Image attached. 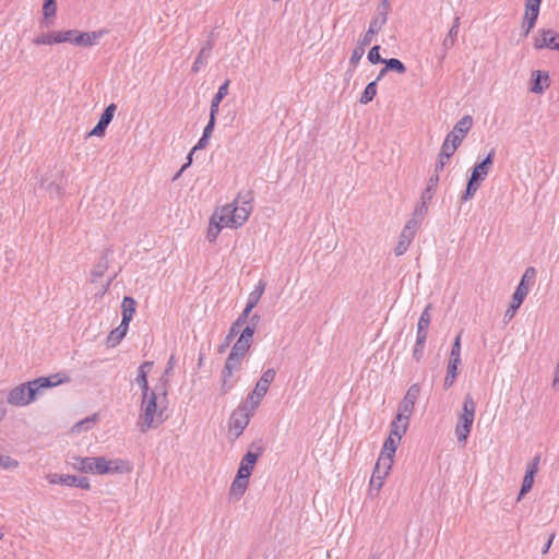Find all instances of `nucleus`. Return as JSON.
I'll return each instance as SVG.
<instances>
[{
    "label": "nucleus",
    "instance_id": "f257e3e1",
    "mask_svg": "<svg viewBox=\"0 0 559 559\" xmlns=\"http://www.w3.org/2000/svg\"><path fill=\"white\" fill-rule=\"evenodd\" d=\"M61 383L62 380L59 373L49 377H39L11 389L7 395V402L17 407L29 405L41 394L44 389H49Z\"/></svg>",
    "mask_w": 559,
    "mask_h": 559
},
{
    "label": "nucleus",
    "instance_id": "f03ea898",
    "mask_svg": "<svg viewBox=\"0 0 559 559\" xmlns=\"http://www.w3.org/2000/svg\"><path fill=\"white\" fill-rule=\"evenodd\" d=\"M157 397L154 392L147 394V397L143 396L142 402V414L140 416L138 425L142 432L147 431L151 428L159 426L164 421L163 409H157Z\"/></svg>",
    "mask_w": 559,
    "mask_h": 559
},
{
    "label": "nucleus",
    "instance_id": "7ed1b4c3",
    "mask_svg": "<svg viewBox=\"0 0 559 559\" xmlns=\"http://www.w3.org/2000/svg\"><path fill=\"white\" fill-rule=\"evenodd\" d=\"M476 404L471 394H466L463 402L462 414L459 416L455 435L460 443H465L475 418Z\"/></svg>",
    "mask_w": 559,
    "mask_h": 559
},
{
    "label": "nucleus",
    "instance_id": "20e7f679",
    "mask_svg": "<svg viewBox=\"0 0 559 559\" xmlns=\"http://www.w3.org/2000/svg\"><path fill=\"white\" fill-rule=\"evenodd\" d=\"M131 471L132 465L128 461L121 459L107 460L104 456L93 457V474H126Z\"/></svg>",
    "mask_w": 559,
    "mask_h": 559
},
{
    "label": "nucleus",
    "instance_id": "39448f33",
    "mask_svg": "<svg viewBox=\"0 0 559 559\" xmlns=\"http://www.w3.org/2000/svg\"><path fill=\"white\" fill-rule=\"evenodd\" d=\"M252 192L247 191L245 194L239 193L234 201V218H229V222L234 224V228L242 226L248 219L252 210Z\"/></svg>",
    "mask_w": 559,
    "mask_h": 559
},
{
    "label": "nucleus",
    "instance_id": "423d86ee",
    "mask_svg": "<svg viewBox=\"0 0 559 559\" xmlns=\"http://www.w3.org/2000/svg\"><path fill=\"white\" fill-rule=\"evenodd\" d=\"M391 467L392 464L389 463L388 457L378 459L369 484L370 495L376 496L379 493L383 486L384 478L389 475Z\"/></svg>",
    "mask_w": 559,
    "mask_h": 559
},
{
    "label": "nucleus",
    "instance_id": "0eeeda50",
    "mask_svg": "<svg viewBox=\"0 0 559 559\" xmlns=\"http://www.w3.org/2000/svg\"><path fill=\"white\" fill-rule=\"evenodd\" d=\"M419 227V222L416 218H411L404 226L396 247L394 248L395 255H402L404 254L411 242L413 241L416 230Z\"/></svg>",
    "mask_w": 559,
    "mask_h": 559
},
{
    "label": "nucleus",
    "instance_id": "6e6552de",
    "mask_svg": "<svg viewBox=\"0 0 559 559\" xmlns=\"http://www.w3.org/2000/svg\"><path fill=\"white\" fill-rule=\"evenodd\" d=\"M419 392L420 388L418 384H413L408 388L405 396L399 405L397 420L402 421V419H409Z\"/></svg>",
    "mask_w": 559,
    "mask_h": 559
},
{
    "label": "nucleus",
    "instance_id": "1a4fd4ad",
    "mask_svg": "<svg viewBox=\"0 0 559 559\" xmlns=\"http://www.w3.org/2000/svg\"><path fill=\"white\" fill-rule=\"evenodd\" d=\"M540 3L542 0H525V12L521 24L524 36H527L535 26L539 14Z\"/></svg>",
    "mask_w": 559,
    "mask_h": 559
},
{
    "label": "nucleus",
    "instance_id": "9d476101",
    "mask_svg": "<svg viewBox=\"0 0 559 559\" xmlns=\"http://www.w3.org/2000/svg\"><path fill=\"white\" fill-rule=\"evenodd\" d=\"M49 484H60L70 487H78L88 490L91 484L87 477H78L74 475H61L57 473H50L46 476Z\"/></svg>",
    "mask_w": 559,
    "mask_h": 559
},
{
    "label": "nucleus",
    "instance_id": "9b49d317",
    "mask_svg": "<svg viewBox=\"0 0 559 559\" xmlns=\"http://www.w3.org/2000/svg\"><path fill=\"white\" fill-rule=\"evenodd\" d=\"M252 416L253 415L247 412L246 408H241L240 406L231 413L229 419V432L235 439L241 436Z\"/></svg>",
    "mask_w": 559,
    "mask_h": 559
},
{
    "label": "nucleus",
    "instance_id": "f8f14e48",
    "mask_svg": "<svg viewBox=\"0 0 559 559\" xmlns=\"http://www.w3.org/2000/svg\"><path fill=\"white\" fill-rule=\"evenodd\" d=\"M536 49H552L559 51V34L554 29H539L534 40Z\"/></svg>",
    "mask_w": 559,
    "mask_h": 559
},
{
    "label": "nucleus",
    "instance_id": "ddd939ff",
    "mask_svg": "<svg viewBox=\"0 0 559 559\" xmlns=\"http://www.w3.org/2000/svg\"><path fill=\"white\" fill-rule=\"evenodd\" d=\"M493 159L495 150L491 148L487 156L484 158V160L475 165V167L472 170L469 179H472V181H476L479 183L484 181L492 167Z\"/></svg>",
    "mask_w": 559,
    "mask_h": 559
},
{
    "label": "nucleus",
    "instance_id": "4468645a",
    "mask_svg": "<svg viewBox=\"0 0 559 559\" xmlns=\"http://www.w3.org/2000/svg\"><path fill=\"white\" fill-rule=\"evenodd\" d=\"M538 463L539 456H535L527 464L518 500H520L525 493H527L532 489V486L534 484V476L538 472Z\"/></svg>",
    "mask_w": 559,
    "mask_h": 559
},
{
    "label": "nucleus",
    "instance_id": "2eb2a0df",
    "mask_svg": "<svg viewBox=\"0 0 559 559\" xmlns=\"http://www.w3.org/2000/svg\"><path fill=\"white\" fill-rule=\"evenodd\" d=\"M386 23V17L383 13L376 14L369 24L368 31L359 39L361 45H369L372 40V36L378 34Z\"/></svg>",
    "mask_w": 559,
    "mask_h": 559
},
{
    "label": "nucleus",
    "instance_id": "dca6fc26",
    "mask_svg": "<svg viewBox=\"0 0 559 559\" xmlns=\"http://www.w3.org/2000/svg\"><path fill=\"white\" fill-rule=\"evenodd\" d=\"M535 276V269L534 267H527L521 278L520 284L518 285L512 299L522 304L526 295L528 294L530 286H528V278H533Z\"/></svg>",
    "mask_w": 559,
    "mask_h": 559
},
{
    "label": "nucleus",
    "instance_id": "f3484780",
    "mask_svg": "<svg viewBox=\"0 0 559 559\" xmlns=\"http://www.w3.org/2000/svg\"><path fill=\"white\" fill-rule=\"evenodd\" d=\"M248 484H249L248 477L237 474L235 479L231 483L230 488H229V493H228L229 500L239 501L242 498V496L245 495V492L248 488Z\"/></svg>",
    "mask_w": 559,
    "mask_h": 559
},
{
    "label": "nucleus",
    "instance_id": "a211bd4d",
    "mask_svg": "<svg viewBox=\"0 0 559 559\" xmlns=\"http://www.w3.org/2000/svg\"><path fill=\"white\" fill-rule=\"evenodd\" d=\"M102 32H80L75 29V35L73 37V45L81 47H90L93 46L98 38H100Z\"/></svg>",
    "mask_w": 559,
    "mask_h": 559
},
{
    "label": "nucleus",
    "instance_id": "6ab92c4d",
    "mask_svg": "<svg viewBox=\"0 0 559 559\" xmlns=\"http://www.w3.org/2000/svg\"><path fill=\"white\" fill-rule=\"evenodd\" d=\"M258 459L259 453L248 451L240 462V466L238 468L237 474L249 478L255 466Z\"/></svg>",
    "mask_w": 559,
    "mask_h": 559
},
{
    "label": "nucleus",
    "instance_id": "aec40b11",
    "mask_svg": "<svg viewBox=\"0 0 559 559\" xmlns=\"http://www.w3.org/2000/svg\"><path fill=\"white\" fill-rule=\"evenodd\" d=\"M234 202L230 204H226L223 207H221L218 211H215L213 216V223L216 222V219L221 223V225H224L226 227L234 228V224L229 222V218H234Z\"/></svg>",
    "mask_w": 559,
    "mask_h": 559
},
{
    "label": "nucleus",
    "instance_id": "412c9836",
    "mask_svg": "<svg viewBox=\"0 0 559 559\" xmlns=\"http://www.w3.org/2000/svg\"><path fill=\"white\" fill-rule=\"evenodd\" d=\"M461 364V358L449 356L448 366H447V374L443 381V388L445 390L450 389L456 377H457V367Z\"/></svg>",
    "mask_w": 559,
    "mask_h": 559
},
{
    "label": "nucleus",
    "instance_id": "4be33fe9",
    "mask_svg": "<svg viewBox=\"0 0 559 559\" xmlns=\"http://www.w3.org/2000/svg\"><path fill=\"white\" fill-rule=\"evenodd\" d=\"M52 176H43L39 181V188L48 192L50 197H61L63 189L59 182L51 178Z\"/></svg>",
    "mask_w": 559,
    "mask_h": 559
},
{
    "label": "nucleus",
    "instance_id": "5701e85b",
    "mask_svg": "<svg viewBox=\"0 0 559 559\" xmlns=\"http://www.w3.org/2000/svg\"><path fill=\"white\" fill-rule=\"evenodd\" d=\"M275 376H276L275 369H273V368L266 369L262 373L261 378L258 380V382L255 383V386L253 389L257 391V394L262 393L265 395L269 391L270 384L274 381Z\"/></svg>",
    "mask_w": 559,
    "mask_h": 559
},
{
    "label": "nucleus",
    "instance_id": "b1692460",
    "mask_svg": "<svg viewBox=\"0 0 559 559\" xmlns=\"http://www.w3.org/2000/svg\"><path fill=\"white\" fill-rule=\"evenodd\" d=\"M533 83L531 86V92L535 94H540L545 88L549 87V75L547 72L534 71L533 72Z\"/></svg>",
    "mask_w": 559,
    "mask_h": 559
},
{
    "label": "nucleus",
    "instance_id": "393cba45",
    "mask_svg": "<svg viewBox=\"0 0 559 559\" xmlns=\"http://www.w3.org/2000/svg\"><path fill=\"white\" fill-rule=\"evenodd\" d=\"M242 358L243 356H239L230 352L225 361L223 373H225L227 377H231L235 371L240 369Z\"/></svg>",
    "mask_w": 559,
    "mask_h": 559
},
{
    "label": "nucleus",
    "instance_id": "a878e982",
    "mask_svg": "<svg viewBox=\"0 0 559 559\" xmlns=\"http://www.w3.org/2000/svg\"><path fill=\"white\" fill-rule=\"evenodd\" d=\"M135 307L136 302L132 297L126 296L122 299V321H124V324H129L132 320V316L135 312Z\"/></svg>",
    "mask_w": 559,
    "mask_h": 559
},
{
    "label": "nucleus",
    "instance_id": "bb28decb",
    "mask_svg": "<svg viewBox=\"0 0 559 559\" xmlns=\"http://www.w3.org/2000/svg\"><path fill=\"white\" fill-rule=\"evenodd\" d=\"M400 441H397V438L394 436H389L388 439L384 441L382 452L379 457H388L389 463L393 464V457L396 451V444Z\"/></svg>",
    "mask_w": 559,
    "mask_h": 559
},
{
    "label": "nucleus",
    "instance_id": "cd10ccee",
    "mask_svg": "<svg viewBox=\"0 0 559 559\" xmlns=\"http://www.w3.org/2000/svg\"><path fill=\"white\" fill-rule=\"evenodd\" d=\"M229 81H225L211 102L210 114L217 115L222 99L228 94Z\"/></svg>",
    "mask_w": 559,
    "mask_h": 559
},
{
    "label": "nucleus",
    "instance_id": "c85d7f7f",
    "mask_svg": "<svg viewBox=\"0 0 559 559\" xmlns=\"http://www.w3.org/2000/svg\"><path fill=\"white\" fill-rule=\"evenodd\" d=\"M71 465L81 473H93V457L73 456Z\"/></svg>",
    "mask_w": 559,
    "mask_h": 559
},
{
    "label": "nucleus",
    "instance_id": "c756f323",
    "mask_svg": "<svg viewBox=\"0 0 559 559\" xmlns=\"http://www.w3.org/2000/svg\"><path fill=\"white\" fill-rule=\"evenodd\" d=\"M248 318L247 317H242V314H240L237 320L231 324L230 329H229V332L225 338V344H223L221 346V349L219 352H223L225 349L226 346L229 345V343L234 340V337L238 334L240 328L247 322Z\"/></svg>",
    "mask_w": 559,
    "mask_h": 559
},
{
    "label": "nucleus",
    "instance_id": "7c9ffc66",
    "mask_svg": "<svg viewBox=\"0 0 559 559\" xmlns=\"http://www.w3.org/2000/svg\"><path fill=\"white\" fill-rule=\"evenodd\" d=\"M264 396L265 395L262 393L257 394V391L253 390L247 397L246 403L243 405H240V407L246 408L247 412L253 415Z\"/></svg>",
    "mask_w": 559,
    "mask_h": 559
},
{
    "label": "nucleus",
    "instance_id": "2f4dec72",
    "mask_svg": "<svg viewBox=\"0 0 559 559\" xmlns=\"http://www.w3.org/2000/svg\"><path fill=\"white\" fill-rule=\"evenodd\" d=\"M129 324H124V321L121 320L120 325L112 330L110 334L107 337V343L110 346H116L120 343V341L124 337L127 331H128Z\"/></svg>",
    "mask_w": 559,
    "mask_h": 559
},
{
    "label": "nucleus",
    "instance_id": "473e14b6",
    "mask_svg": "<svg viewBox=\"0 0 559 559\" xmlns=\"http://www.w3.org/2000/svg\"><path fill=\"white\" fill-rule=\"evenodd\" d=\"M473 127V118L468 115L461 118L455 126L453 127L452 131L454 134H462L464 138L469 132V130Z\"/></svg>",
    "mask_w": 559,
    "mask_h": 559
},
{
    "label": "nucleus",
    "instance_id": "72a5a7b5",
    "mask_svg": "<svg viewBox=\"0 0 559 559\" xmlns=\"http://www.w3.org/2000/svg\"><path fill=\"white\" fill-rule=\"evenodd\" d=\"M409 419H402V421L397 420V416L391 424V436L397 438V441L402 439V436L405 435L408 427Z\"/></svg>",
    "mask_w": 559,
    "mask_h": 559
},
{
    "label": "nucleus",
    "instance_id": "f704fd0d",
    "mask_svg": "<svg viewBox=\"0 0 559 559\" xmlns=\"http://www.w3.org/2000/svg\"><path fill=\"white\" fill-rule=\"evenodd\" d=\"M457 34H459V32H456L455 29H451V28L449 29V32L441 45V50H442L441 59H444L447 56V51L455 45Z\"/></svg>",
    "mask_w": 559,
    "mask_h": 559
},
{
    "label": "nucleus",
    "instance_id": "c9c22d12",
    "mask_svg": "<svg viewBox=\"0 0 559 559\" xmlns=\"http://www.w3.org/2000/svg\"><path fill=\"white\" fill-rule=\"evenodd\" d=\"M438 182H439V175L433 174L429 178L426 189L423 191L421 200L430 201L432 199V195L438 186Z\"/></svg>",
    "mask_w": 559,
    "mask_h": 559
},
{
    "label": "nucleus",
    "instance_id": "e433bc0d",
    "mask_svg": "<svg viewBox=\"0 0 559 559\" xmlns=\"http://www.w3.org/2000/svg\"><path fill=\"white\" fill-rule=\"evenodd\" d=\"M258 321H259V316H257V314L252 316L250 318L249 323L247 324V326L242 330V332L240 334V337L251 342L252 341V336H253V334L255 332V329H257Z\"/></svg>",
    "mask_w": 559,
    "mask_h": 559
},
{
    "label": "nucleus",
    "instance_id": "4c0bfd02",
    "mask_svg": "<svg viewBox=\"0 0 559 559\" xmlns=\"http://www.w3.org/2000/svg\"><path fill=\"white\" fill-rule=\"evenodd\" d=\"M376 95H377V81H372L366 86L364 93L360 96L359 103L364 104V105L368 104L373 99V97Z\"/></svg>",
    "mask_w": 559,
    "mask_h": 559
},
{
    "label": "nucleus",
    "instance_id": "58836bf2",
    "mask_svg": "<svg viewBox=\"0 0 559 559\" xmlns=\"http://www.w3.org/2000/svg\"><path fill=\"white\" fill-rule=\"evenodd\" d=\"M251 342L239 336L230 352L239 356H245L249 352Z\"/></svg>",
    "mask_w": 559,
    "mask_h": 559
},
{
    "label": "nucleus",
    "instance_id": "ea45409f",
    "mask_svg": "<svg viewBox=\"0 0 559 559\" xmlns=\"http://www.w3.org/2000/svg\"><path fill=\"white\" fill-rule=\"evenodd\" d=\"M224 225H221V223L216 219V222L213 223V216L210 219V226L207 229V240L210 242H213L216 240L217 236L219 235L221 230L224 228Z\"/></svg>",
    "mask_w": 559,
    "mask_h": 559
},
{
    "label": "nucleus",
    "instance_id": "a19ab883",
    "mask_svg": "<svg viewBox=\"0 0 559 559\" xmlns=\"http://www.w3.org/2000/svg\"><path fill=\"white\" fill-rule=\"evenodd\" d=\"M116 109H117V106L115 104L108 105L105 108V110L103 111L98 122L107 128L115 116Z\"/></svg>",
    "mask_w": 559,
    "mask_h": 559
},
{
    "label": "nucleus",
    "instance_id": "79ce46f5",
    "mask_svg": "<svg viewBox=\"0 0 559 559\" xmlns=\"http://www.w3.org/2000/svg\"><path fill=\"white\" fill-rule=\"evenodd\" d=\"M56 11H57L56 0H44L43 14H44V22L46 24H48L47 20L49 17H52L56 15Z\"/></svg>",
    "mask_w": 559,
    "mask_h": 559
},
{
    "label": "nucleus",
    "instance_id": "37998d69",
    "mask_svg": "<svg viewBox=\"0 0 559 559\" xmlns=\"http://www.w3.org/2000/svg\"><path fill=\"white\" fill-rule=\"evenodd\" d=\"M108 269V261L106 258L100 259V261L94 266L91 275L92 282H95L98 277H102Z\"/></svg>",
    "mask_w": 559,
    "mask_h": 559
},
{
    "label": "nucleus",
    "instance_id": "c03bdc74",
    "mask_svg": "<svg viewBox=\"0 0 559 559\" xmlns=\"http://www.w3.org/2000/svg\"><path fill=\"white\" fill-rule=\"evenodd\" d=\"M384 64L389 71H395L400 74H403L406 71L404 63L396 58L385 59Z\"/></svg>",
    "mask_w": 559,
    "mask_h": 559
},
{
    "label": "nucleus",
    "instance_id": "a18cd8bd",
    "mask_svg": "<svg viewBox=\"0 0 559 559\" xmlns=\"http://www.w3.org/2000/svg\"><path fill=\"white\" fill-rule=\"evenodd\" d=\"M135 382L141 386L143 396L147 397V394H150V388L147 382V374L146 370H139L138 377L135 378Z\"/></svg>",
    "mask_w": 559,
    "mask_h": 559
},
{
    "label": "nucleus",
    "instance_id": "49530a36",
    "mask_svg": "<svg viewBox=\"0 0 559 559\" xmlns=\"http://www.w3.org/2000/svg\"><path fill=\"white\" fill-rule=\"evenodd\" d=\"M56 33V43H71L73 44V37L75 35V29H69V31H59Z\"/></svg>",
    "mask_w": 559,
    "mask_h": 559
},
{
    "label": "nucleus",
    "instance_id": "de8ad7c7",
    "mask_svg": "<svg viewBox=\"0 0 559 559\" xmlns=\"http://www.w3.org/2000/svg\"><path fill=\"white\" fill-rule=\"evenodd\" d=\"M367 45H361L358 40L357 46L353 49L349 62L353 67H356V64L359 62V60L362 58L365 53V47Z\"/></svg>",
    "mask_w": 559,
    "mask_h": 559
},
{
    "label": "nucleus",
    "instance_id": "09e8293b",
    "mask_svg": "<svg viewBox=\"0 0 559 559\" xmlns=\"http://www.w3.org/2000/svg\"><path fill=\"white\" fill-rule=\"evenodd\" d=\"M33 43L35 45H53V44H57L56 43V33L51 32V33H47V34H43L40 36H37V37L34 38Z\"/></svg>",
    "mask_w": 559,
    "mask_h": 559
},
{
    "label": "nucleus",
    "instance_id": "8fccbe9b",
    "mask_svg": "<svg viewBox=\"0 0 559 559\" xmlns=\"http://www.w3.org/2000/svg\"><path fill=\"white\" fill-rule=\"evenodd\" d=\"M455 144H450L448 141H443L439 155L442 159L450 160L452 155L455 153Z\"/></svg>",
    "mask_w": 559,
    "mask_h": 559
},
{
    "label": "nucleus",
    "instance_id": "3c124183",
    "mask_svg": "<svg viewBox=\"0 0 559 559\" xmlns=\"http://www.w3.org/2000/svg\"><path fill=\"white\" fill-rule=\"evenodd\" d=\"M260 300V297L258 294H255L254 292L250 293L249 295V298H248V301H247V305H246V308L243 309L242 311V317H249V313L252 311V309L257 306V304L259 302Z\"/></svg>",
    "mask_w": 559,
    "mask_h": 559
},
{
    "label": "nucleus",
    "instance_id": "603ef678",
    "mask_svg": "<svg viewBox=\"0 0 559 559\" xmlns=\"http://www.w3.org/2000/svg\"><path fill=\"white\" fill-rule=\"evenodd\" d=\"M478 188H479V182L472 181V179H468L466 190H465L464 194L462 195V200L467 201V200L472 199L475 195V193L477 192Z\"/></svg>",
    "mask_w": 559,
    "mask_h": 559
},
{
    "label": "nucleus",
    "instance_id": "864d4df0",
    "mask_svg": "<svg viewBox=\"0 0 559 559\" xmlns=\"http://www.w3.org/2000/svg\"><path fill=\"white\" fill-rule=\"evenodd\" d=\"M430 309H431V305H428L425 308V310L421 312L418 323H417L418 328L427 329V330L429 329L430 321H431L430 313H429Z\"/></svg>",
    "mask_w": 559,
    "mask_h": 559
},
{
    "label": "nucleus",
    "instance_id": "5fc2aeb1",
    "mask_svg": "<svg viewBox=\"0 0 559 559\" xmlns=\"http://www.w3.org/2000/svg\"><path fill=\"white\" fill-rule=\"evenodd\" d=\"M209 58H210V55L201 49L193 66H192V72L193 73L199 72L201 67L207 62Z\"/></svg>",
    "mask_w": 559,
    "mask_h": 559
},
{
    "label": "nucleus",
    "instance_id": "6e6d98bb",
    "mask_svg": "<svg viewBox=\"0 0 559 559\" xmlns=\"http://www.w3.org/2000/svg\"><path fill=\"white\" fill-rule=\"evenodd\" d=\"M429 201H426V200H421V202L415 207V211L413 213V217L412 218H416L418 219V222L420 223V221L425 217V215L427 214V211H428V203Z\"/></svg>",
    "mask_w": 559,
    "mask_h": 559
},
{
    "label": "nucleus",
    "instance_id": "4d7b16f0",
    "mask_svg": "<svg viewBox=\"0 0 559 559\" xmlns=\"http://www.w3.org/2000/svg\"><path fill=\"white\" fill-rule=\"evenodd\" d=\"M380 46L376 45L373 46L369 52H368V60L372 63V64H377V63H384V60L385 59H382L381 56H380Z\"/></svg>",
    "mask_w": 559,
    "mask_h": 559
},
{
    "label": "nucleus",
    "instance_id": "13d9d810",
    "mask_svg": "<svg viewBox=\"0 0 559 559\" xmlns=\"http://www.w3.org/2000/svg\"><path fill=\"white\" fill-rule=\"evenodd\" d=\"M19 466V462L11 456H3L0 457V468L3 469H11Z\"/></svg>",
    "mask_w": 559,
    "mask_h": 559
},
{
    "label": "nucleus",
    "instance_id": "bf43d9fd",
    "mask_svg": "<svg viewBox=\"0 0 559 559\" xmlns=\"http://www.w3.org/2000/svg\"><path fill=\"white\" fill-rule=\"evenodd\" d=\"M230 378L231 377H227L225 373L222 372V383H221L222 395H226L234 388V382L230 381Z\"/></svg>",
    "mask_w": 559,
    "mask_h": 559
},
{
    "label": "nucleus",
    "instance_id": "052dcab7",
    "mask_svg": "<svg viewBox=\"0 0 559 559\" xmlns=\"http://www.w3.org/2000/svg\"><path fill=\"white\" fill-rule=\"evenodd\" d=\"M461 334L462 332H460L454 342H453V345H452V348H451V352H450V356L451 357H456V358H461Z\"/></svg>",
    "mask_w": 559,
    "mask_h": 559
},
{
    "label": "nucleus",
    "instance_id": "680f3d73",
    "mask_svg": "<svg viewBox=\"0 0 559 559\" xmlns=\"http://www.w3.org/2000/svg\"><path fill=\"white\" fill-rule=\"evenodd\" d=\"M95 417H96V415H94L92 418H86L84 420L76 423L73 426L72 430L74 432H81L82 430L87 429L90 424L95 421Z\"/></svg>",
    "mask_w": 559,
    "mask_h": 559
},
{
    "label": "nucleus",
    "instance_id": "e2e57ef3",
    "mask_svg": "<svg viewBox=\"0 0 559 559\" xmlns=\"http://www.w3.org/2000/svg\"><path fill=\"white\" fill-rule=\"evenodd\" d=\"M444 140L450 144H455V147L457 148L462 144L464 136L462 134H454L453 132H450Z\"/></svg>",
    "mask_w": 559,
    "mask_h": 559
},
{
    "label": "nucleus",
    "instance_id": "0e129e2a",
    "mask_svg": "<svg viewBox=\"0 0 559 559\" xmlns=\"http://www.w3.org/2000/svg\"><path fill=\"white\" fill-rule=\"evenodd\" d=\"M215 117L216 115L210 114V120L203 130V135L209 138L212 135L215 126Z\"/></svg>",
    "mask_w": 559,
    "mask_h": 559
},
{
    "label": "nucleus",
    "instance_id": "69168bd1",
    "mask_svg": "<svg viewBox=\"0 0 559 559\" xmlns=\"http://www.w3.org/2000/svg\"><path fill=\"white\" fill-rule=\"evenodd\" d=\"M106 127L102 123L97 122V124L88 132L87 138L90 136H103L105 134Z\"/></svg>",
    "mask_w": 559,
    "mask_h": 559
},
{
    "label": "nucleus",
    "instance_id": "338daca9",
    "mask_svg": "<svg viewBox=\"0 0 559 559\" xmlns=\"http://www.w3.org/2000/svg\"><path fill=\"white\" fill-rule=\"evenodd\" d=\"M522 304L515 301L512 299L511 304H510V307L508 308V310L506 311L504 313V317L508 318V319H512L516 312V310L520 308Z\"/></svg>",
    "mask_w": 559,
    "mask_h": 559
},
{
    "label": "nucleus",
    "instance_id": "774afa93",
    "mask_svg": "<svg viewBox=\"0 0 559 559\" xmlns=\"http://www.w3.org/2000/svg\"><path fill=\"white\" fill-rule=\"evenodd\" d=\"M424 348H425V343H421L420 345H418V342L415 343L414 350H413V357L416 361H419L423 358Z\"/></svg>",
    "mask_w": 559,
    "mask_h": 559
}]
</instances>
